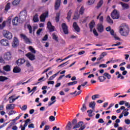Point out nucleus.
Here are the masks:
<instances>
[{
  "mask_svg": "<svg viewBox=\"0 0 130 130\" xmlns=\"http://www.w3.org/2000/svg\"><path fill=\"white\" fill-rule=\"evenodd\" d=\"M119 28V32L122 36L126 37V36H128V34L129 33V28H128L127 25H126L125 23L122 24Z\"/></svg>",
  "mask_w": 130,
  "mask_h": 130,
  "instance_id": "1",
  "label": "nucleus"
},
{
  "mask_svg": "<svg viewBox=\"0 0 130 130\" xmlns=\"http://www.w3.org/2000/svg\"><path fill=\"white\" fill-rule=\"evenodd\" d=\"M3 36L9 40H11L13 38V34L8 30H4Z\"/></svg>",
  "mask_w": 130,
  "mask_h": 130,
  "instance_id": "2",
  "label": "nucleus"
},
{
  "mask_svg": "<svg viewBox=\"0 0 130 130\" xmlns=\"http://www.w3.org/2000/svg\"><path fill=\"white\" fill-rule=\"evenodd\" d=\"M20 38L21 39L24 40L26 44H31L32 43V42L30 41V39L28 38V37H27L25 35L23 34H20Z\"/></svg>",
  "mask_w": 130,
  "mask_h": 130,
  "instance_id": "3",
  "label": "nucleus"
},
{
  "mask_svg": "<svg viewBox=\"0 0 130 130\" xmlns=\"http://www.w3.org/2000/svg\"><path fill=\"white\" fill-rule=\"evenodd\" d=\"M111 17H112V19L114 20L115 19H119V13L117 10L114 9L111 14Z\"/></svg>",
  "mask_w": 130,
  "mask_h": 130,
  "instance_id": "4",
  "label": "nucleus"
},
{
  "mask_svg": "<svg viewBox=\"0 0 130 130\" xmlns=\"http://www.w3.org/2000/svg\"><path fill=\"white\" fill-rule=\"evenodd\" d=\"M61 28L63 30L64 34H69L68 27V25H67V24H66V23H62Z\"/></svg>",
  "mask_w": 130,
  "mask_h": 130,
  "instance_id": "5",
  "label": "nucleus"
},
{
  "mask_svg": "<svg viewBox=\"0 0 130 130\" xmlns=\"http://www.w3.org/2000/svg\"><path fill=\"white\" fill-rule=\"evenodd\" d=\"M97 30L99 33L104 32V25L102 24V23H100L97 25Z\"/></svg>",
  "mask_w": 130,
  "mask_h": 130,
  "instance_id": "6",
  "label": "nucleus"
},
{
  "mask_svg": "<svg viewBox=\"0 0 130 130\" xmlns=\"http://www.w3.org/2000/svg\"><path fill=\"white\" fill-rule=\"evenodd\" d=\"M0 44L3 46H10V43L9 41L6 39H3L0 41Z\"/></svg>",
  "mask_w": 130,
  "mask_h": 130,
  "instance_id": "7",
  "label": "nucleus"
},
{
  "mask_svg": "<svg viewBox=\"0 0 130 130\" xmlns=\"http://www.w3.org/2000/svg\"><path fill=\"white\" fill-rule=\"evenodd\" d=\"M61 4V0H56L54 5L55 11H57L60 8V4Z\"/></svg>",
  "mask_w": 130,
  "mask_h": 130,
  "instance_id": "8",
  "label": "nucleus"
},
{
  "mask_svg": "<svg viewBox=\"0 0 130 130\" xmlns=\"http://www.w3.org/2000/svg\"><path fill=\"white\" fill-rule=\"evenodd\" d=\"M47 17H48V12L43 13L40 17L41 22H45V19H46V18H47Z\"/></svg>",
  "mask_w": 130,
  "mask_h": 130,
  "instance_id": "9",
  "label": "nucleus"
},
{
  "mask_svg": "<svg viewBox=\"0 0 130 130\" xmlns=\"http://www.w3.org/2000/svg\"><path fill=\"white\" fill-rule=\"evenodd\" d=\"M47 28L48 29L49 32H53L54 31L55 27L52 25L50 21L48 22Z\"/></svg>",
  "mask_w": 130,
  "mask_h": 130,
  "instance_id": "10",
  "label": "nucleus"
},
{
  "mask_svg": "<svg viewBox=\"0 0 130 130\" xmlns=\"http://www.w3.org/2000/svg\"><path fill=\"white\" fill-rule=\"evenodd\" d=\"M25 56L27 57L30 60H35V55L32 54L31 52L27 53Z\"/></svg>",
  "mask_w": 130,
  "mask_h": 130,
  "instance_id": "11",
  "label": "nucleus"
},
{
  "mask_svg": "<svg viewBox=\"0 0 130 130\" xmlns=\"http://www.w3.org/2000/svg\"><path fill=\"white\" fill-rule=\"evenodd\" d=\"M19 45V40L17 37H15L12 42V47L14 48L17 47Z\"/></svg>",
  "mask_w": 130,
  "mask_h": 130,
  "instance_id": "12",
  "label": "nucleus"
},
{
  "mask_svg": "<svg viewBox=\"0 0 130 130\" xmlns=\"http://www.w3.org/2000/svg\"><path fill=\"white\" fill-rule=\"evenodd\" d=\"M12 58V54L10 52H7L4 55V59L5 60H10Z\"/></svg>",
  "mask_w": 130,
  "mask_h": 130,
  "instance_id": "13",
  "label": "nucleus"
},
{
  "mask_svg": "<svg viewBox=\"0 0 130 130\" xmlns=\"http://www.w3.org/2000/svg\"><path fill=\"white\" fill-rule=\"evenodd\" d=\"M25 62H26V60H25V59L20 58L18 59V60L16 61V63L18 66H22V64H23V63H25Z\"/></svg>",
  "mask_w": 130,
  "mask_h": 130,
  "instance_id": "14",
  "label": "nucleus"
},
{
  "mask_svg": "<svg viewBox=\"0 0 130 130\" xmlns=\"http://www.w3.org/2000/svg\"><path fill=\"white\" fill-rule=\"evenodd\" d=\"M19 23V18L18 16H16L12 20V24L14 26H17Z\"/></svg>",
  "mask_w": 130,
  "mask_h": 130,
  "instance_id": "15",
  "label": "nucleus"
},
{
  "mask_svg": "<svg viewBox=\"0 0 130 130\" xmlns=\"http://www.w3.org/2000/svg\"><path fill=\"white\" fill-rule=\"evenodd\" d=\"M73 28H74L76 32H80V27H79V25H78V24L77 23V22H74L73 23Z\"/></svg>",
  "mask_w": 130,
  "mask_h": 130,
  "instance_id": "16",
  "label": "nucleus"
},
{
  "mask_svg": "<svg viewBox=\"0 0 130 130\" xmlns=\"http://www.w3.org/2000/svg\"><path fill=\"white\" fill-rule=\"evenodd\" d=\"M15 108V104H8L6 106L7 110H13Z\"/></svg>",
  "mask_w": 130,
  "mask_h": 130,
  "instance_id": "17",
  "label": "nucleus"
},
{
  "mask_svg": "<svg viewBox=\"0 0 130 130\" xmlns=\"http://www.w3.org/2000/svg\"><path fill=\"white\" fill-rule=\"evenodd\" d=\"M120 4L122 6V8L123 10H127L129 9V6L127 4L123 3L122 2H120Z\"/></svg>",
  "mask_w": 130,
  "mask_h": 130,
  "instance_id": "18",
  "label": "nucleus"
},
{
  "mask_svg": "<svg viewBox=\"0 0 130 130\" xmlns=\"http://www.w3.org/2000/svg\"><path fill=\"white\" fill-rule=\"evenodd\" d=\"M83 121H79L78 123L75 124V125L73 127V129L75 128H79L80 126H83Z\"/></svg>",
  "mask_w": 130,
  "mask_h": 130,
  "instance_id": "19",
  "label": "nucleus"
},
{
  "mask_svg": "<svg viewBox=\"0 0 130 130\" xmlns=\"http://www.w3.org/2000/svg\"><path fill=\"white\" fill-rule=\"evenodd\" d=\"M59 17H60V11L56 14L55 20L57 23H58V22H59Z\"/></svg>",
  "mask_w": 130,
  "mask_h": 130,
  "instance_id": "20",
  "label": "nucleus"
},
{
  "mask_svg": "<svg viewBox=\"0 0 130 130\" xmlns=\"http://www.w3.org/2000/svg\"><path fill=\"white\" fill-rule=\"evenodd\" d=\"M72 14H73V13L72 12V10H70L67 14V17H66V19L68 20L69 22H70V20H71V17H72Z\"/></svg>",
  "mask_w": 130,
  "mask_h": 130,
  "instance_id": "21",
  "label": "nucleus"
},
{
  "mask_svg": "<svg viewBox=\"0 0 130 130\" xmlns=\"http://www.w3.org/2000/svg\"><path fill=\"white\" fill-rule=\"evenodd\" d=\"M86 85L87 86H89L90 84H88V82H85L82 84H81V85L78 86V87H77V90H79V91H80L81 87H85V86H86Z\"/></svg>",
  "mask_w": 130,
  "mask_h": 130,
  "instance_id": "22",
  "label": "nucleus"
},
{
  "mask_svg": "<svg viewBox=\"0 0 130 130\" xmlns=\"http://www.w3.org/2000/svg\"><path fill=\"white\" fill-rule=\"evenodd\" d=\"M3 70L6 72H10L11 66H10L9 65H6L3 67Z\"/></svg>",
  "mask_w": 130,
  "mask_h": 130,
  "instance_id": "23",
  "label": "nucleus"
},
{
  "mask_svg": "<svg viewBox=\"0 0 130 130\" xmlns=\"http://www.w3.org/2000/svg\"><path fill=\"white\" fill-rule=\"evenodd\" d=\"M95 26V22L94 20H92L90 22V23L89 24V28L90 29V31H92V29L93 28H94V26Z\"/></svg>",
  "mask_w": 130,
  "mask_h": 130,
  "instance_id": "24",
  "label": "nucleus"
},
{
  "mask_svg": "<svg viewBox=\"0 0 130 130\" xmlns=\"http://www.w3.org/2000/svg\"><path fill=\"white\" fill-rule=\"evenodd\" d=\"M95 105H96L95 102H91L89 103V106L90 108H92V109L94 110V109H95Z\"/></svg>",
  "mask_w": 130,
  "mask_h": 130,
  "instance_id": "25",
  "label": "nucleus"
},
{
  "mask_svg": "<svg viewBox=\"0 0 130 130\" xmlns=\"http://www.w3.org/2000/svg\"><path fill=\"white\" fill-rule=\"evenodd\" d=\"M66 130H72V123L70 121H69L67 126Z\"/></svg>",
  "mask_w": 130,
  "mask_h": 130,
  "instance_id": "26",
  "label": "nucleus"
},
{
  "mask_svg": "<svg viewBox=\"0 0 130 130\" xmlns=\"http://www.w3.org/2000/svg\"><path fill=\"white\" fill-rule=\"evenodd\" d=\"M106 21L108 23H109V24H113V20L111 19V18H110V16H107L106 18Z\"/></svg>",
  "mask_w": 130,
  "mask_h": 130,
  "instance_id": "27",
  "label": "nucleus"
},
{
  "mask_svg": "<svg viewBox=\"0 0 130 130\" xmlns=\"http://www.w3.org/2000/svg\"><path fill=\"white\" fill-rule=\"evenodd\" d=\"M116 75H118L117 78L118 79H119L120 78L121 80H123L124 79V77L122 76L121 74H119V72L117 71L115 73Z\"/></svg>",
  "mask_w": 130,
  "mask_h": 130,
  "instance_id": "28",
  "label": "nucleus"
},
{
  "mask_svg": "<svg viewBox=\"0 0 130 130\" xmlns=\"http://www.w3.org/2000/svg\"><path fill=\"white\" fill-rule=\"evenodd\" d=\"M21 72V69H20L19 67H15L13 69V73H20Z\"/></svg>",
  "mask_w": 130,
  "mask_h": 130,
  "instance_id": "29",
  "label": "nucleus"
},
{
  "mask_svg": "<svg viewBox=\"0 0 130 130\" xmlns=\"http://www.w3.org/2000/svg\"><path fill=\"white\" fill-rule=\"evenodd\" d=\"M81 111H82V112H85V111L87 110V107H86V103H84L82 105V107L81 108Z\"/></svg>",
  "mask_w": 130,
  "mask_h": 130,
  "instance_id": "30",
  "label": "nucleus"
},
{
  "mask_svg": "<svg viewBox=\"0 0 130 130\" xmlns=\"http://www.w3.org/2000/svg\"><path fill=\"white\" fill-rule=\"evenodd\" d=\"M20 3H21V0H14L12 2V5L13 6H18Z\"/></svg>",
  "mask_w": 130,
  "mask_h": 130,
  "instance_id": "31",
  "label": "nucleus"
},
{
  "mask_svg": "<svg viewBox=\"0 0 130 130\" xmlns=\"http://www.w3.org/2000/svg\"><path fill=\"white\" fill-rule=\"evenodd\" d=\"M33 21L35 22V23H36L39 21V19L38 18V14H36L35 16H34Z\"/></svg>",
  "mask_w": 130,
  "mask_h": 130,
  "instance_id": "32",
  "label": "nucleus"
},
{
  "mask_svg": "<svg viewBox=\"0 0 130 130\" xmlns=\"http://www.w3.org/2000/svg\"><path fill=\"white\" fill-rule=\"evenodd\" d=\"M10 9H11V3H8L6 5L5 10L6 12H8Z\"/></svg>",
  "mask_w": 130,
  "mask_h": 130,
  "instance_id": "33",
  "label": "nucleus"
},
{
  "mask_svg": "<svg viewBox=\"0 0 130 130\" xmlns=\"http://www.w3.org/2000/svg\"><path fill=\"white\" fill-rule=\"evenodd\" d=\"M20 96L18 95L17 98H15V99H9L10 101H9V103H13V102H15V101H16V100H17V99H19V98H20Z\"/></svg>",
  "mask_w": 130,
  "mask_h": 130,
  "instance_id": "34",
  "label": "nucleus"
},
{
  "mask_svg": "<svg viewBox=\"0 0 130 130\" xmlns=\"http://www.w3.org/2000/svg\"><path fill=\"white\" fill-rule=\"evenodd\" d=\"M102 5H103V0H100V2L98 3V6H96L97 9L101 8Z\"/></svg>",
  "mask_w": 130,
  "mask_h": 130,
  "instance_id": "35",
  "label": "nucleus"
},
{
  "mask_svg": "<svg viewBox=\"0 0 130 130\" xmlns=\"http://www.w3.org/2000/svg\"><path fill=\"white\" fill-rule=\"evenodd\" d=\"M28 49L29 50H30L31 52H32V53H36V50H35V49L33 48V47L29 46L28 47Z\"/></svg>",
  "mask_w": 130,
  "mask_h": 130,
  "instance_id": "36",
  "label": "nucleus"
},
{
  "mask_svg": "<svg viewBox=\"0 0 130 130\" xmlns=\"http://www.w3.org/2000/svg\"><path fill=\"white\" fill-rule=\"evenodd\" d=\"M104 76L105 77H106V78H107L108 80L111 79V75L108 73H105L104 74Z\"/></svg>",
  "mask_w": 130,
  "mask_h": 130,
  "instance_id": "37",
  "label": "nucleus"
},
{
  "mask_svg": "<svg viewBox=\"0 0 130 130\" xmlns=\"http://www.w3.org/2000/svg\"><path fill=\"white\" fill-rule=\"evenodd\" d=\"M52 39L54 40H55V41L58 42V37L56 36V35H55V34H52Z\"/></svg>",
  "mask_w": 130,
  "mask_h": 130,
  "instance_id": "38",
  "label": "nucleus"
},
{
  "mask_svg": "<svg viewBox=\"0 0 130 130\" xmlns=\"http://www.w3.org/2000/svg\"><path fill=\"white\" fill-rule=\"evenodd\" d=\"M99 80H100V82H104V81H105L106 80V78L105 76H100L99 77Z\"/></svg>",
  "mask_w": 130,
  "mask_h": 130,
  "instance_id": "39",
  "label": "nucleus"
},
{
  "mask_svg": "<svg viewBox=\"0 0 130 130\" xmlns=\"http://www.w3.org/2000/svg\"><path fill=\"white\" fill-rule=\"evenodd\" d=\"M80 18V14L78 13H76L74 15V17H73V20H78Z\"/></svg>",
  "mask_w": 130,
  "mask_h": 130,
  "instance_id": "40",
  "label": "nucleus"
},
{
  "mask_svg": "<svg viewBox=\"0 0 130 130\" xmlns=\"http://www.w3.org/2000/svg\"><path fill=\"white\" fill-rule=\"evenodd\" d=\"M84 12H85V8H84V6H82L80 8V10L79 11V14L80 15H83V14H84Z\"/></svg>",
  "mask_w": 130,
  "mask_h": 130,
  "instance_id": "41",
  "label": "nucleus"
},
{
  "mask_svg": "<svg viewBox=\"0 0 130 130\" xmlns=\"http://www.w3.org/2000/svg\"><path fill=\"white\" fill-rule=\"evenodd\" d=\"M27 29H28V30L29 31V33L30 34H32V26H31V25L27 24Z\"/></svg>",
  "mask_w": 130,
  "mask_h": 130,
  "instance_id": "42",
  "label": "nucleus"
},
{
  "mask_svg": "<svg viewBox=\"0 0 130 130\" xmlns=\"http://www.w3.org/2000/svg\"><path fill=\"white\" fill-rule=\"evenodd\" d=\"M6 80H8V78L5 76H0V82H4L6 81Z\"/></svg>",
  "mask_w": 130,
  "mask_h": 130,
  "instance_id": "43",
  "label": "nucleus"
},
{
  "mask_svg": "<svg viewBox=\"0 0 130 130\" xmlns=\"http://www.w3.org/2000/svg\"><path fill=\"white\" fill-rule=\"evenodd\" d=\"M87 113H88V116H89V117H92V116H93V115H92V113H93V110H87Z\"/></svg>",
  "mask_w": 130,
  "mask_h": 130,
  "instance_id": "44",
  "label": "nucleus"
},
{
  "mask_svg": "<svg viewBox=\"0 0 130 130\" xmlns=\"http://www.w3.org/2000/svg\"><path fill=\"white\" fill-rule=\"evenodd\" d=\"M6 27V21H4L2 24H0V29L2 30Z\"/></svg>",
  "mask_w": 130,
  "mask_h": 130,
  "instance_id": "45",
  "label": "nucleus"
},
{
  "mask_svg": "<svg viewBox=\"0 0 130 130\" xmlns=\"http://www.w3.org/2000/svg\"><path fill=\"white\" fill-rule=\"evenodd\" d=\"M31 121V120L30 119H27L25 121V123L24 124V126H27L28 125V123Z\"/></svg>",
  "mask_w": 130,
  "mask_h": 130,
  "instance_id": "46",
  "label": "nucleus"
},
{
  "mask_svg": "<svg viewBox=\"0 0 130 130\" xmlns=\"http://www.w3.org/2000/svg\"><path fill=\"white\" fill-rule=\"evenodd\" d=\"M99 94H95L92 96V100H95V99H97V98H99Z\"/></svg>",
  "mask_w": 130,
  "mask_h": 130,
  "instance_id": "47",
  "label": "nucleus"
},
{
  "mask_svg": "<svg viewBox=\"0 0 130 130\" xmlns=\"http://www.w3.org/2000/svg\"><path fill=\"white\" fill-rule=\"evenodd\" d=\"M49 119L50 121H54V120H55V117L53 116H50L49 117Z\"/></svg>",
  "mask_w": 130,
  "mask_h": 130,
  "instance_id": "48",
  "label": "nucleus"
},
{
  "mask_svg": "<svg viewBox=\"0 0 130 130\" xmlns=\"http://www.w3.org/2000/svg\"><path fill=\"white\" fill-rule=\"evenodd\" d=\"M23 115V114H20L18 115V116L16 117L13 120V121H16L18 120V119H20V117Z\"/></svg>",
  "mask_w": 130,
  "mask_h": 130,
  "instance_id": "49",
  "label": "nucleus"
},
{
  "mask_svg": "<svg viewBox=\"0 0 130 130\" xmlns=\"http://www.w3.org/2000/svg\"><path fill=\"white\" fill-rule=\"evenodd\" d=\"M16 113V111L11 110L10 111L8 114L9 115H13V114H15Z\"/></svg>",
  "mask_w": 130,
  "mask_h": 130,
  "instance_id": "50",
  "label": "nucleus"
},
{
  "mask_svg": "<svg viewBox=\"0 0 130 130\" xmlns=\"http://www.w3.org/2000/svg\"><path fill=\"white\" fill-rule=\"evenodd\" d=\"M51 70V67H49L47 69L45 70L43 72H42V74H45V73H47V72H48V71Z\"/></svg>",
  "mask_w": 130,
  "mask_h": 130,
  "instance_id": "51",
  "label": "nucleus"
},
{
  "mask_svg": "<svg viewBox=\"0 0 130 130\" xmlns=\"http://www.w3.org/2000/svg\"><path fill=\"white\" fill-rule=\"evenodd\" d=\"M77 82H69L68 83V86H73V85H76L77 84Z\"/></svg>",
  "mask_w": 130,
  "mask_h": 130,
  "instance_id": "52",
  "label": "nucleus"
},
{
  "mask_svg": "<svg viewBox=\"0 0 130 130\" xmlns=\"http://www.w3.org/2000/svg\"><path fill=\"white\" fill-rule=\"evenodd\" d=\"M94 3H95V0H88V4L89 5H93V4H94Z\"/></svg>",
  "mask_w": 130,
  "mask_h": 130,
  "instance_id": "53",
  "label": "nucleus"
},
{
  "mask_svg": "<svg viewBox=\"0 0 130 130\" xmlns=\"http://www.w3.org/2000/svg\"><path fill=\"white\" fill-rule=\"evenodd\" d=\"M93 33L95 36H98L99 34H98V32H97V30H96V29L94 28L93 30Z\"/></svg>",
  "mask_w": 130,
  "mask_h": 130,
  "instance_id": "54",
  "label": "nucleus"
},
{
  "mask_svg": "<svg viewBox=\"0 0 130 130\" xmlns=\"http://www.w3.org/2000/svg\"><path fill=\"white\" fill-rule=\"evenodd\" d=\"M106 55H107V54L106 53V52H104L101 53L100 56L102 57V58H103V57H104V56H106Z\"/></svg>",
  "mask_w": 130,
  "mask_h": 130,
  "instance_id": "55",
  "label": "nucleus"
},
{
  "mask_svg": "<svg viewBox=\"0 0 130 130\" xmlns=\"http://www.w3.org/2000/svg\"><path fill=\"white\" fill-rule=\"evenodd\" d=\"M43 29L42 28H39L38 29V30L37 31V34L38 35H40V33H41V31H43Z\"/></svg>",
  "mask_w": 130,
  "mask_h": 130,
  "instance_id": "56",
  "label": "nucleus"
},
{
  "mask_svg": "<svg viewBox=\"0 0 130 130\" xmlns=\"http://www.w3.org/2000/svg\"><path fill=\"white\" fill-rule=\"evenodd\" d=\"M26 11H21L20 13V16H23H23H24V17H26Z\"/></svg>",
  "mask_w": 130,
  "mask_h": 130,
  "instance_id": "57",
  "label": "nucleus"
},
{
  "mask_svg": "<svg viewBox=\"0 0 130 130\" xmlns=\"http://www.w3.org/2000/svg\"><path fill=\"white\" fill-rule=\"evenodd\" d=\"M37 89V86H35L33 87V88L31 89V90H30L29 93H31V92H33V93H34V92H35V91H36V89Z\"/></svg>",
  "mask_w": 130,
  "mask_h": 130,
  "instance_id": "58",
  "label": "nucleus"
},
{
  "mask_svg": "<svg viewBox=\"0 0 130 130\" xmlns=\"http://www.w3.org/2000/svg\"><path fill=\"white\" fill-rule=\"evenodd\" d=\"M48 39V36L47 35H45L44 38H43L42 40L43 41H46L47 39Z\"/></svg>",
  "mask_w": 130,
  "mask_h": 130,
  "instance_id": "59",
  "label": "nucleus"
},
{
  "mask_svg": "<svg viewBox=\"0 0 130 130\" xmlns=\"http://www.w3.org/2000/svg\"><path fill=\"white\" fill-rule=\"evenodd\" d=\"M122 113H124V116H127L129 113L128 112H126L125 111H123Z\"/></svg>",
  "mask_w": 130,
  "mask_h": 130,
  "instance_id": "60",
  "label": "nucleus"
},
{
  "mask_svg": "<svg viewBox=\"0 0 130 130\" xmlns=\"http://www.w3.org/2000/svg\"><path fill=\"white\" fill-rule=\"evenodd\" d=\"M26 66L27 67V68H29V67H31V64L30 63V62L28 60H27L26 61Z\"/></svg>",
  "mask_w": 130,
  "mask_h": 130,
  "instance_id": "61",
  "label": "nucleus"
},
{
  "mask_svg": "<svg viewBox=\"0 0 130 130\" xmlns=\"http://www.w3.org/2000/svg\"><path fill=\"white\" fill-rule=\"evenodd\" d=\"M99 67L100 68H107V65L106 64H101Z\"/></svg>",
  "mask_w": 130,
  "mask_h": 130,
  "instance_id": "62",
  "label": "nucleus"
},
{
  "mask_svg": "<svg viewBox=\"0 0 130 130\" xmlns=\"http://www.w3.org/2000/svg\"><path fill=\"white\" fill-rule=\"evenodd\" d=\"M125 123L126 124H130V120L127 119H125Z\"/></svg>",
  "mask_w": 130,
  "mask_h": 130,
  "instance_id": "63",
  "label": "nucleus"
},
{
  "mask_svg": "<svg viewBox=\"0 0 130 130\" xmlns=\"http://www.w3.org/2000/svg\"><path fill=\"white\" fill-rule=\"evenodd\" d=\"M21 109H22V110H26L27 109V105H23V106L22 108H21Z\"/></svg>",
  "mask_w": 130,
  "mask_h": 130,
  "instance_id": "64",
  "label": "nucleus"
}]
</instances>
